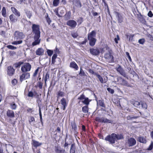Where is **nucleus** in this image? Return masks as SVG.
<instances>
[{"label": "nucleus", "instance_id": "1", "mask_svg": "<svg viewBox=\"0 0 153 153\" xmlns=\"http://www.w3.org/2000/svg\"><path fill=\"white\" fill-rule=\"evenodd\" d=\"M32 32L34 34L33 36L34 41L32 43L33 46L38 45L40 42V39L39 38L40 37L41 32L40 30V26L39 25L33 24L32 26Z\"/></svg>", "mask_w": 153, "mask_h": 153}, {"label": "nucleus", "instance_id": "2", "mask_svg": "<svg viewBox=\"0 0 153 153\" xmlns=\"http://www.w3.org/2000/svg\"><path fill=\"white\" fill-rule=\"evenodd\" d=\"M77 99L80 100H84L82 101V103L85 105L83 106L82 108V112L84 113H87L88 111V105L89 104L91 100L88 97H85V95L83 93Z\"/></svg>", "mask_w": 153, "mask_h": 153}, {"label": "nucleus", "instance_id": "3", "mask_svg": "<svg viewBox=\"0 0 153 153\" xmlns=\"http://www.w3.org/2000/svg\"><path fill=\"white\" fill-rule=\"evenodd\" d=\"M106 50H109L108 53H106L104 55V58L106 61L109 63H113L114 62V56L112 54V51L110 49V48L107 45L105 46Z\"/></svg>", "mask_w": 153, "mask_h": 153}, {"label": "nucleus", "instance_id": "4", "mask_svg": "<svg viewBox=\"0 0 153 153\" xmlns=\"http://www.w3.org/2000/svg\"><path fill=\"white\" fill-rule=\"evenodd\" d=\"M114 133H112L111 135H107L105 138L106 141H108L111 144H114L116 141Z\"/></svg>", "mask_w": 153, "mask_h": 153}, {"label": "nucleus", "instance_id": "5", "mask_svg": "<svg viewBox=\"0 0 153 153\" xmlns=\"http://www.w3.org/2000/svg\"><path fill=\"white\" fill-rule=\"evenodd\" d=\"M31 68V65L29 63H25L22 66L21 70L22 72L29 71Z\"/></svg>", "mask_w": 153, "mask_h": 153}, {"label": "nucleus", "instance_id": "6", "mask_svg": "<svg viewBox=\"0 0 153 153\" xmlns=\"http://www.w3.org/2000/svg\"><path fill=\"white\" fill-rule=\"evenodd\" d=\"M32 149L33 152H35V149H37V147L41 146L42 143L39 142L33 139L31 143Z\"/></svg>", "mask_w": 153, "mask_h": 153}, {"label": "nucleus", "instance_id": "7", "mask_svg": "<svg viewBox=\"0 0 153 153\" xmlns=\"http://www.w3.org/2000/svg\"><path fill=\"white\" fill-rule=\"evenodd\" d=\"M116 69L117 72L119 73L120 74L128 79V76L127 75V73L125 72V70L120 65H118V67H117Z\"/></svg>", "mask_w": 153, "mask_h": 153}, {"label": "nucleus", "instance_id": "8", "mask_svg": "<svg viewBox=\"0 0 153 153\" xmlns=\"http://www.w3.org/2000/svg\"><path fill=\"white\" fill-rule=\"evenodd\" d=\"M95 120L101 123H112V121L103 117L101 118L99 117H96L95 118Z\"/></svg>", "mask_w": 153, "mask_h": 153}, {"label": "nucleus", "instance_id": "9", "mask_svg": "<svg viewBox=\"0 0 153 153\" xmlns=\"http://www.w3.org/2000/svg\"><path fill=\"white\" fill-rule=\"evenodd\" d=\"M136 143V141L135 139L133 137H130L128 139L126 144L129 147H130L134 146Z\"/></svg>", "mask_w": 153, "mask_h": 153}, {"label": "nucleus", "instance_id": "10", "mask_svg": "<svg viewBox=\"0 0 153 153\" xmlns=\"http://www.w3.org/2000/svg\"><path fill=\"white\" fill-rule=\"evenodd\" d=\"M117 81L119 84L121 85L127 86H129L128 82L121 77L120 76L118 77Z\"/></svg>", "mask_w": 153, "mask_h": 153}, {"label": "nucleus", "instance_id": "11", "mask_svg": "<svg viewBox=\"0 0 153 153\" xmlns=\"http://www.w3.org/2000/svg\"><path fill=\"white\" fill-rule=\"evenodd\" d=\"M66 24L71 28H74L77 25V23L74 20H69L67 21Z\"/></svg>", "mask_w": 153, "mask_h": 153}, {"label": "nucleus", "instance_id": "12", "mask_svg": "<svg viewBox=\"0 0 153 153\" xmlns=\"http://www.w3.org/2000/svg\"><path fill=\"white\" fill-rule=\"evenodd\" d=\"M95 100L97 101V105L100 107H102L101 108L103 110L105 111L106 109V106L104 102V100L102 99L98 100L97 98H96Z\"/></svg>", "mask_w": 153, "mask_h": 153}, {"label": "nucleus", "instance_id": "13", "mask_svg": "<svg viewBox=\"0 0 153 153\" xmlns=\"http://www.w3.org/2000/svg\"><path fill=\"white\" fill-rule=\"evenodd\" d=\"M15 39H22L23 38V34L22 32L19 31H16L14 34Z\"/></svg>", "mask_w": 153, "mask_h": 153}, {"label": "nucleus", "instance_id": "14", "mask_svg": "<svg viewBox=\"0 0 153 153\" xmlns=\"http://www.w3.org/2000/svg\"><path fill=\"white\" fill-rule=\"evenodd\" d=\"M7 74L10 76H13L14 74L15 69L11 66H8L7 68Z\"/></svg>", "mask_w": 153, "mask_h": 153}, {"label": "nucleus", "instance_id": "15", "mask_svg": "<svg viewBox=\"0 0 153 153\" xmlns=\"http://www.w3.org/2000/svg\"><path fill=\"white\" fill-rule=\"evenodd\" d=\"M90 53L94 56H97L99 54L100 52L99 49L97 48H91L89 49Z\"/></svg>", "mask_w": 153, "mask_h": 153}, {"label": "nucleus", "instance_id": "16", "mask_svg": "<svg viewBox=\"0 0 153 153\" xmlns=\"http://www.w3.org/2000/svg\"><path fill=\"white\" fill-rule=\"evenodd\" d=\"M28 97L33 98V97L36 96V98L38 97L39 94L35 90L34 91H29L27 94Z\"/></svg>", "mask_w": 153, "mask_h": 153}, {"label": "nucleus", "instance_id": "17", "mask_svg": "<svg viewBox=\"0 0 153 153\" xmlns=\"http://www.w3.org/2000/svg\"><path fill=\"white\" fill-rule=\"evenodd\" d=\"M116 17L118 23H121L123 22V17L122 15L120 13L118 12H115Z\"/></svg>", "mask_w": 153, "mask_h": 153}, {"label": "nucleus", "instance_id": "18", "mask_svg": "<svg viewBox=\"0 0 153 153\" xmlns=\"http://www.w3.org/2000/svg\"><path fill=\"white\" fill-rule=\"evenodd\" d=\"M137 140L140 143L146 144L147 142L146 137L140 136L138 137Z\"/></svg>", "mask_w": 153, "mask_h": 153}, {"label": "nucleus", "instance_id": "19", "mask_svg": "<svg viewBox=\"0 0 153 153\" xmlns=\"http://www.w3.org/2000/svg\"><path fill=\"white\" fill-rule=\"evenodd\" d=\"M69 66L70 68L74 69L75 70H78L79 67L74 61H72L70 62Z\"/></svg>", "mask_w": 153, "mask_h": 153}, {"label": "nucleus", "instance_id": "20", "mask_svg": "<svg viewBox=\"0 0 153 153\" xmlns=\"http://www.w3.org/2000/svg\"><path fill=\"white\" fill-rule=\"evenodd\" d=\"M6 115L8 117L10 118L15 117V114L13 111L10 110H7Z\"/></svg>", "mask_w": 153, "mask_h": 153}, {"label": "nucleus", "instance_id": "21", "mask_svg": "<svg viewBox=\"0 0 153 153\" xmlns=\"http://www.w3.org/2000/svg\"><path fill=\"white\" fill-rule=\"evenodd\" d=\"M71 16V12L69 11L67 12L64 15V17L65 20L66 21L70 19Z\"/></svg>", "mask_w": 153, "mask_h": 153}, {"label": "nucleus", "instance_id": "22", "mask_svg": "<svg viewBox=\"0 0 153 153\" xmlns=\"http://www.w3.org/2000/svg\"><path fill=\"white\" fill-rule=\"evenodd\" d=\"M88 39L89 41V44L90 46H93L95 45L96 41V39L95 38H88Z\"/></svg>", "mask_w": 153, "mask_h": 153}, {"label": "nucleus", "instance_id": "23", "mask_svg": "<svg viewBox=\"0 0 153 153\" xmlns=\"http://www.w3.org/2000/svg\"><path fill=\"white\" fill-rule=\"evenodd\" d=\"M11 9L13 13L16 16L19 17L20 16V13L14 7H11Z\"/></svg>", "mask_w": 153, "mask_h": 153}, {"label": "nucleus", "instance_id": "24", "mask_svg": "<svg viewBox=\"0 0 153 153\" xmlns=\"http://www.w3.org/2000/svg\"><path fill=\"white\" fill-rule=\"evenodd\" d=\"M96 31L92 30L91 32L89 33L88 35V38H94L96 36Z\"/></svg>", "mask_w": 153, "mask_h": 153}, {"label": "nucleus", "instance_id": "25", "mask_svg": "<svg viewBox=\"0 0 153 153\" xmlns=\"http://www.w3.org/2000/svg\"><path fill=\"white\" fill-rule=\"evenodd\" d=\"M61 103L63 106V109L65 110V109L67 105V104L66 102V99L64 98H62L61 100Z\"/></svg>", "mask_w": 153, "mask_h": 153}, {"label": "nucleus", "instance_id": "26", "mask_svg": "<svg viewBox=\"0 0 153 153\" xmlns=\"http://www.w3.org/2000/svg\"><path fill=\"white\" fill-rule=\"evenodd\" d=\"M9 19L10 21L12 23H15L17 21V19L13 14H12L10 16Z\"/></svg>", "mask_w": 153, "mask_h": 153}, {"label": "nucleus", "instance_id": "27", "mask_svg": "<svg viewBox=\"0 0 153 153\" xmlns=\"http://www.w3.org/2000/svg\"><path fill=\"white\" fill-rule=\"evenodd\" d=\"M44 52V51L41 48H38L36 51V55L40 56L42 55Z\"/></svg>", "mask_w": 153, "mask_h": 153}, {"label": "nucleus", "instance_id": "28", "mask_svg": "<svg viewBox=\"0 0 153 153\" xmlns=\"http://www.w3.org/2000/svg\"><path fill=\"white\" fill-rule=\"evenodd\" d=\"M57 98L58 99L59 97H64L65 95V93L60 90L59 91L56 93Z\"/></svg>", "mask_w": 153, "mask_h": 153}, {"label": "nucleus", "instance_id": "29", "mask_svg": "<svg viewBox=\"0 0 153 153\" xmlns=\"http://www.w3.org/2000/svg\"><path fill=\"white\" fill-rule=\"evenodd\" d=\"M131 103L132 104H133V105L135 107H136L137 108H140V102H139L137 101L134 100L133 101H132Z\"/></svg>", "mask_w": 153, "mask_h": 153}, {"label": "nucleus", "instance_id": "30", "mask_svg": "<svg viewBox=\"0 0 153 153\" xmlns=\"http://www.w3.org/2000/svg\"><path fill=\"white\" fill-rule=\"evenodd\" d=\"M1 13L3 17H7V10L5 7H2Z\"/></svg>", "mask_w": 153, "mask_h": 153}, {"label": "nucleus", "instance_id": "31", "mask_svg": "<svg viewBox=\"0 0 153 153\" xmlns=\"http://www.w3.org/2000/svg\"><path fill=\"white\" fill-rule=\"evenodd\" d=\"M114 134L115 135V136L116 140H120L121 139H123L124 137L123 136L122 134H117L114 133Z\"/></svg>", "mask_w": 153, "mask_h": 153}, {"label": "nucleus", "instance_id": "32", "mask_svg": "<svg viewBox=\"0 0 153 153\" xmlns=\"http://www.w3.org/2000/svg\"><path fill=\"white\" fill-rule=\"evenodd\" d=\"M24 63L22 62H16L13 64V66L16 68H19Z\"/></svg>", "mask_w": 153, "mask_h": 153}, {"label": "nucleus", "instance_id": "33", "mask_svg": "<svg viewBox=\"0 0 153 153\" xmlns=\"http://www.w3.org/2000/svg\"><path fill=\"white\" fill-rule=\"evenodd\" d=\"M75 149L76 148L74 144H72L71 145L70 150V153H75Z\"/></svg>", "mask_w": 153, "mask_h": 153}, {"label": "nucleus", "instance_id": "34", "mask_svg": "<svg viewBox=\"0 0 153 153\" xmlns=\"http://www.w3.org/2000/svg\"><path fill=\"white\" fill-rule=\"evenodd\" d=\"M49 78V73L47 72L45 76L44 77V81H45V85H46V82L48 81V79Z\"/></svg>", "mask_w": 153, "mask_h": 153}, {"label": "nucleus", "instance_id": "35", "mask_svg": "<svg viewBox=\"0 0 153 153\" xmlns=\"http://www.w3.org/2000/svg\"><path fill=\"white\" fill-rule=\"evenodd\" d=\"M140 106L142 108L146 109L147 108V105L146 104L143 102H141L140 103Z\"/></svg>", "mask_w": 153, "mask_h": 153}, {"label": "nucleus", "instance_id": "36", "mask_svg": "<svg viewBox=\"0 0 153 153\" xmlns=\"http://www.w3.org/2000/svg\"><path fill=\"white\" fill-rule=\"evenodd\" d=\"M45 18L47 21V22L49 25H50L51 23V21L50 18L49 17L48 15V13H47L45 16Z\"/></svg>", "mask_w": 153, "mask_h": 153}, {"label": "nucleus", "instance_id": "37", "mask_svg": "<svg viewBox=\"0 0 153 153\" xmlns=\"http://www.w3.org/2000/svg\"><path fill=\"white\" fill-rule=\"evenodd\" d=\"M43 83L41 81H39L37 83L36 86L39 87L40 89H42V88Z\"/></svg>", "mask_w": 153, "mask_h": 153}, {"label": "nucleus", "instance_id": "38", "mask_svg": "<svg viewBox=\"0 0 153 153\" xmlns=\"http://www.w3.org/2000/svg\"><path fill=\"white\" fill-rule=\"evenodd\" d=\"M96 76L98 78L101 83H103V79L102 76L99 74L98 73L96 75Z\"/></svg>", "mask_w": 153, "mask_h": 153}, {"label": "nucleus", "instance_id": "39", "mask_svg": "<svg viewBox=\"0 0 153 153\" xmlns=\"http://www.w3.org/2000/svg\"><path fill=\"white\" fill-rule=\"evenodd\" d=\"M71 126L72 129L74 130V131L77 130V128L75 122L71 123Z\"/></svg>", "mask_w": 153, "mask_h": 153}, {"label": "nucleus", "instance_id": "40", "mask_svg": "<svg viewBox=\"0 0 153 153\" xmlns=\"http://www.w3.org/2000/svg\"><path fill=\"white\" fill-rule=\"evenodd\" d=\"M79 75L82 76H86L85 72L81 68H80V72L79 73Z\"/></svg>", "mask_w": 153, "mask_h": 153}, {"label": "nucleus", "instance_id": "41", "mask_svg": "<svg viewBox=\"0 0 153 153\" xmlns=\"http://www.w3.org/2000/svg\"><path fill=\"white\" fill-rule=\"evenodd\" d=\"M59 2V0H53V5L54 6L56 7L57 6Z\"/></svg>", "mask_w": 153, "mask_h": 153}, {"label": "nucleus", "instance_id": "42", "mask_svg": "<svg viewBox=\"0 0 153 153\" xmlns=\"http://www.w3.org/2000/svg\"><path fill=\"white\" fill-rule=\"evenodd\" d=\"M55 151L56 153H62V150L59 149L58 146H56L55 147Z\"/></svg>", "mask_w": 153, "mask_h": 153}, {"label": "nucleus", "instance_id": "43", "mask_svg": "<svg viewBox=\"0 0 153 153\" xmlns=\"http://www.w3.org/2000/svg\"><path fill=\"white\" fill-rule=\"evenodd\" d=\"M23 74H24V75L25 76V77L26 79H28L30 77V74L29 73L26 72H23Z\"/></svg>", "mask_w": 153, "mask_h": 153}, {"label": "nucleus", "instance_id": "44", "mask_svg": "<svg viewBox=\"0 0 153 153\" xmlns=\"http://www.w3.org/2000/svg\"><path fill=\"white\" fill-rule=\"evenodd\" d=\"M26 13L27 17L30 19L32 16L31 12L30 11H27Z\"/></svg>", "mask_w": 153, "mask_h": 153}, {"label": "nucleus", "instance_id": "45", "mask_svg": "<svg viewBox=\"0 0 153 153\" xmlns=\"http://www.w3.org/2000/svg\"><path fill=\"white\" fill-rule=\"evenodd\" d=\"M22 42V40H19L18 41H15L13 42L12 43V44L13 45H17L18 44H21Z\"/></svg>", "mask_w": 153, "mask_h": 153}, {"label": "nucleus", "instance_id": "46", "mask_svg": "<svg viewBox=\"0 0 153 153\" xmlns=\"http://www.w3.org/2000/svg\"><path fill=\"white\" fill-rule=\"evenodd\" d=\"M47 52L48 55L49 56H51L53 54V52L52 50H48L47 51Z\"/></svg>", "mask_w": 153, "mask_h": 153}, {"label": "nucleus", "instance_id": "47", "mask_svg": "<svg viewBox=\"0 0 153 153\" xmlns=\"http://www.w3.org/2000/svg\"><path fill=\"white\" fill-rule=\"evenodd\" d=\"M77 4V7H82V4L80 0H76L75 1Z\"/></svg>", "mask_w": 153, "mask_h": 153}, {"label": "nucleus", "instance_id": "48", "mask_svg": "<svg viewBox=\"0 0 153 153\" xmlns=\"http://www.w3.org/2000/svg\"><path fill=\"white\" fill-rule=\"evenodd\" d=\"M39 113L40 117V121L42 124H43L42 120V114L41 112V108L40 107H39Z\"/></svg>", "mask_w": 153, "mask_h": 153}, {"label": "nucleus", "instance_id": "49", "mask_svg": "<svg viewBox=\"0 0 153 153\" xmlns=\"http://www.w3.org/2000/svg\"><path fill=\"white\" fill-rule=\"evenodd\" d=\"M11 83L13 85H15L18 83V80L16 79H14L12 80Z\"/></svg>", "mask_w": 153, "mask_h": 153}, {"label": "nucleus", "instance_id": "50", "mask_svg": "<svg viewBox=\"0 0 153 153\" xmlns=\"http://www.w3.org/2000/svg\"><path fill=\"white\" fill-rule=\"evenodd\" d=\"M7 48L8 49L11 50H15L16 49V47L12 45H9L7 46Z\"/></svg>", "mask_w": 153, "mask_h": 153}, {"label": "nucleus", "instance_id": "51", "mask_svg": "<svg viewBox=\"0 0 153 153\" xmlns=\"http://www.w3.org/2000/svg\"><path fill=\"white\" fill-rule=\"evenodd\" d=\"M153 148V142L152 141L149 146L147 148V149L149 151H151L152 150Z\"/></svg>", "mask_w": 153, "mask_h": 153}, {"label": "nucleus", "instance_id": "52", "mask_svg": "<svg viewBox=\"0 0 153 153\" xmlns=\"http://www.w3.org/2000/svg\"><path fill=\"white\" fill-rule=\"evenodd\" d=\"M139 117V116H133V117H131L130 116H128L127 117L128 120H131L132 119H136Z\"/></svg>", "mask_w": 153, "mask_h": 153}, {"label": "nucleus", "instance_id": "53", "mask_svg": "<svg viewBox=\"0 0 153 153\" xmlns=\"http://www.w3.org/2000/svg\"><path fill=\"white\" fill-rule=\"evenodd\" d=\"M25 79H26L25 77V76L24 75V74L23 73L22 75H21L20 76V81L21 82H22L23 80Z\"/></svg>", "mask_w": 153, "mask_h": 153}, {"label": "nucleus", "instance_id": "54", "mask_svg": "<svg viewBox=\"0 0 153 153\" xmlns=\"http://www.w3.org/2000/svg\"><path fill=\"white\" fill-rule=\"evenodd\" d=\"M40 68L39 67H38L35 70L33 74V77H35L37 76V75L38 73L39 70Z\"/></svg>", "mask_w": 153, "mask_h": 153}, {"label": "nucleus", "instance_id": "55", "mask_svg": "<svg viewBox=\"0 0 153 153\" xmlns=\"http://www.w3.org/2000/svg\"><path fill=\"white\" fill-rule=\"evenodd\" d=\"M10 105L11 107V108L13 110L16 109V105L15 103H11Z\"/></svg>", "mask_w": 153, "mask_h": 153}, {"label": "nucleus", "instance_id": "56", "mask_svg": "<svg viewBox=\"0 0 153 153\" xmlns=\"http://www.w3.org/2000/svg\"><path fill=\"white\" fill-rule=\"evenodd\" d=\"M35 121V118L31 116L30 117V119L29 120V122L30 124H31V123L32 122H34Z\"/></svg>", "mask_w": 153, "mask_h": 153}, {"label": "nucleus", "instance_id": "57", "mask_svg": "<svg viewBox=\"0 0 153 153\" xmlns=\"http://www.w3.org/2000/svg\"><path fill=\"white\" fill-rule=\"evenodd\" d=\"M107 90L109 93L111 94H113L114 92V90L113 89L110 88H107Z\"/></svg>", "mask_w": 153, "mask_h": 153}, {"label": "nucleus", "instance_id": "58", "mask_svg": "<svg viewBox=\"0 0 153 153\" xmlns=\"http://www.w3.org/2000/svg\"><path fill=\"white\" fill-rule=\"evenodd\" d=\"M88 72L89 73L91 74H92L94 75L95 76L97 74V73L96 72H95L94 71L91 69H89L88 70Z\"/></svg>", "mask_w": 153, "mask_h": 153}, {"label": "nucleus", "instance_id": "59", "mask_svg": "<svg viewBox=\"0 0 153 153\" xmlns=\"http://www.w3.org/2000/svg\"><path fill=\"white\" fill-rule=\"evenodd\" d=\"M83 21V19L82 17H80L77 20V22L79 23V24H81Z\"/></svg>", "mask_w": 153, "mask_h": 153}, {"label": "nucleus", "instance_id": "60", "mask_svg": "<svg viewBox=\"0 0 153 153\" xmlns=\"http://www.w3.org/2000/svg\"><path fill=\"white\" fill-rule=\"evenodd\" d=\"M145 42V40L144 39H140L138 41V42L140 44H143Z\"/></svg>", "mask_w": 153, "mask_h": 153}, {"label": "nucleus", "instance_id": "61", "mask_svg": "<svg viewBox=\"0 0 153 153\" xmlns=\"http://www.w3.org/2000/svg\"><path fill=\"white\" fill-rule=\"evenodd\" d=\"M120 40V38L118 35H117V38H115L114 39V40L116 44L118 43V41Z\"/></svg>", "mask_w": 153, "mask_h": 153}, {"label": "nucleus", "instance_id": "62", "mask_svg": "<svg viewBox=\"0 0 153 153\" xmlns=\"http://www.w3.org/2000/svg\"><path fill=\"white\" fill-rule=\"evenodd\" d=\"M126 55L129 61H130V62H131V59L130 56L129 55V53L128 52H126Z\"/></svg>", "mask_w": 153, "mask_h": 153}, {"label": "nucleus", "instance_id": "63", "mask_svg": "<svg viewBox=\"0 0 153 153\" xmlns=\"http://www.w3.org/2000/svg\"><path fill=\"white\" fill-rule=\"evenodd\" d=\"M148 16L150 17H152L153 16V14L151 11H149L148 14Z\"/></svg>", "mask_w": 153, "mask_h": 153}, {"label": "nucleus", "instance_id": "64", "mask_svg": "<svg viewBox=\"0 0 153 153\" xmlns=\"http://www.w3.org/2000/svg\"><path fill=\"white\" fill-rule=\"evenodd\" d=\"M72 36L74 38H76L78 36V34L76 33H74L71 34Z\"/></svg>", "mask_w": 153, "mask_h": 153}]
</instances>
